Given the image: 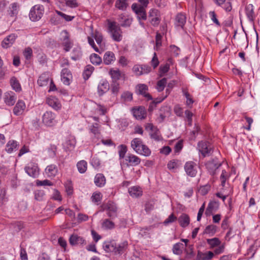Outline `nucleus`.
I'll return each instance as SVG.
<instances>
[{
	"label": "nucleus",
	"instance_id": "f257e3e1",
	"mask_svg": "<svg viewBox=\"0 0 260 260\" xmlns=\"http://www.w3.org/2000/svg\"><path fill=\"white\" fill-rule=\"evenodd\" d=\"M131 147L138 154L148 156L151 154L148 147L143 144L140 138H135L131 142Z\"/></svg>",
	"mask_w": 260,
	"mask_h": 260
},
{
	"label": "nucleus",
	"instance_id": "f03ea898",
	"mask_svg": "<svg viewBox=\"0 0 260 260\" xmlns=\"http://www.w3.org/2000/svg\"><path fill=\"white\" fill-rule=\"evenodd\" d=\"M108 28L111 32L112 39L116 42L122 40V31L120 26L115 21H108Z\"/></svg>",
	"mask_w": 260,
	"mask_h": 260
},
{
	"label": "nucleus",
	"instance_id": "7ed1b4c3",
	"mask_svg": "<svg viewBox=\"0 0 260 260\" xmlns=\"http://www.w3.org/2000/svg\"><path fill=\"white\" fill-rule=\"evenodd\" d=\"M44 8L43 6L36 5L31 8L29 12V18L34 21H38L43 16Z\"/></svg>",
	"mask_w": 260,
	"mask_h": 260
},
{
	"label": "nucleus",
	"instance_id": "20e7f679",
	"mask_svg": "<svg viewBox=\"0 0 260 260\" xmlns=\"http://www.w3.org/2000/svg\"><path fill=\"white\" fill-rule=\"evenodd\" d=\"M103 210L107 211L108 216L113 219L117 217V207L116 205L112 202H108L106 205H103Z\"/></svg>",
	"mask_w": 260,
	"mask_h": 260
},
{
	"label": "nucleus",
	"instance_id": "39448f33",
	"mask_svg": "<svg viewBox=\"0 0 260 260\" xmlns=\"http://www.w3.org/2000/svg\"><path fill=\"white\" fill-rule=\"evenodd\" d=\"M221 166L217 159H213L206 164V168L210 175L213 176L216 174V171Z\"/></svg>",
	"mask_w": 260,
	"mask_h": 260
},
{
	"label": "nucleus",
	"instance_id": "423d86ee",
	"mask_svg": "<svg viewBox=\"0 0 260 260\" xmlns=\"http://www.w3.org/2000/svg\"><path fill=\"white\" fill-rule=\"evenodd\" d=\"M197 164L193 161H188L184 166L185 171L187 175L193 177L197 173Z\"/></svg>",
	"mask_w": 260,
	"mask_h": 260
},
{
	"label": "nucleus",
	"instance_id": "0eeeda50",
	"mask_svg": "<svg viewBox=\"0 0 260 260\" xmlns=\"http://www.w3.org/2000/svg\"><path fill=\"white\" fill-rule=\"evenodd\" d=\"M69 243L72 246H83L86 244L85 239L77 234L72 235L69 238Z\"/></svg>",
	"mask_w": 260,
	"mask_h": 260
},
{
	"label": "nucleus",
	"instance_id": "6e6552de",
	"mask_svg": "<svg viewBox=\"0 0 260 260\" xmlns=\"http://www.w3.org/2000/svg\"><path fill=\"white\" fill-rule=\"evenodd\" d=\"M55 115L52 112L47 111L43 115V122L46 125L51 126L55 122Z\"/></svg>",
	"mask_w": 260,
	"mask_h": 260
},
{
	"label": "nucleus",
	"instance_id": "1a4fd4ad",
	"mask_svg": "<svg viewBox=\"0 0 260 260\" xmlns=\"http://www.w3.org/2000/svg\"><path fill=\"white\" fill-rule=\"evenodd\" d=\"M17 99L16 94L12 91H9L5 93L4 100L5 103L8 106H12L14 105Z\"/></svg>",
	"mask_w": 260,
	"mask_h": 260
},
{
	"label": "nucleus",
	"instance_id": "9d476101",
	"mask_svg": "<svg viewBox=\"0 0 260 260\" xmlns=\"http://www.w3.org/2000/svg\"><path fill=\"white\" fill-rule=\"evenodd\" d=\"M132 9L137 15L139 19H146L145 10L143 7H140L137 4L134 3L132 5Z\"/></svg>",
	"mask_w": 260,
	"mask_h": 260
},
{
	"label": "nucleus",
	"instance_id": "9b49d317",
	"mask_svg": "<svg viewBox=\"0 0 260 260\" xmlns=\"http://www.w3.org/2000/svg\"><path fill=\"white\" fill-rule=\"evenodd\" d=\"M198 149L199 151L205 157L211 154L212 150L208 143L206 142L201 141L198 143Z\"/></svg>",
	"mask_w": 260,
	"mask_h": 260
},
{
	"label": "nucleus",
	"instance_id": "f8f14e48",
	"mask_svg": "<svg viewBox=\"0 0 260 260\" xmlns=\"http://www.w3.org/2000/svg\"><path fill=\"white\" fill-rule=\"evenodd\" d=\"M61 34L62 35V44L64 47V50L66 52H68L72 47L73 45L72 42L69 40V35L67 30L62 31Z\"/></svg>",
	"mask_w": 260,
	"mask_h": 260
},
{
	"label": "nucleus",
	"instance_id": "ddd939ff",
	"mask_svg": "<svg viewBox=\"0 0 260 260\" xmlns=\"http://www.w3.org/2000/svg\"><path fill=\"white\" fill-rule=\"evenodd\" d=\"M92 37L94 38L97 44L99 45L100 47L99 49L101 53L105 49V43L103 42V37L102 34L96 30L94 33H92Z\"/></svg>",
	"mask_w": 260,
	"mask_h": 260
},
{
	"label": "nucleus",
	"instance_id": "4468645a",
	"mask_svg": "<svg viewBox=\"0 0 260 260\" xmlns=\"http://www.w3.org/2000/svg\"><path fill=\"white\" fill-rule=\"evenodd\" d=\"M25 170L29 176L34 178L39 175V168L36 164L32 163L29 164L25 168Z\"/></svg>",
	"mask_w": 260,
	"mask_h": 260
},
{
	"label": "nucleus",
	"instance_id": "2eb2a0df",
	"mask_svg": "<svg viewBox=\"0 0 260 260\" xmlns=\"http://www.w3.org/2000/svg\"><path fill=\"white\" fill-rule=\"evenodd\" d=\"M133 113L134 116L138 120L143 119L146 117V111L143 107L133 109Z\"/></svg>",
	"mask_w": 260,
	"mask_h": 260
},
{
	"label": "nucleus",
	"instance_id": "dca6fc26",
	"mask_svg": "<svg viewBox=\"0 0 260 260\" xmlns=\"http://www.w3.org/2000/svg\"><path fill=\"white\" fill-rule=\"evenodd\" d=\"M17 35L14 34H12L5 38L2 42V46L4 48H8L11 47L17 38Z\"/></svg>",
	"mask_w": 260,
	"mask_h": 260
},
{
	"label": "nucleus",
	"instance_id": "f3484780",
	"mask_svg": "<svg viewBox=\"0 0 260 260\" xmlns=\"http://www.w3.org/2000/svg\"><path fill=\"white\" fill-rule=\"evenodd\" d=\"M61 76V80L63 84L69 85L70 83V80L72 78V75L70 71L67 68L62 69Z\"/></svg>",
	"mask_w": 260,
	"mask_h": 260
},
{
	"label": "nucleus",
	"instance_id": "a211bd4d",
	"mask_svg": "<svg viewBox=\"0 0 260 260\" xmlns=\"http://www.w3.org/2000/svg\"><path fill=\"white\" fill-rule=\"evenodd\" d=\"M45 173L48 177H54L58 173V169L56 165H50L45 169Z\"/></svg>",
	"mask_w": 260,
	"mask_h": 260
},
{
	"label": "nucleus",
	"instance_id": "6ab92c4d",
	"mask_svg": "<svg viewBox=\"0 0 260 260\" xmlns=\"http://www.w3.org/2000/svg\"><path fill=\"white\" fill-rule=\"evenodd\" d=\"M125 161L127 162V165L137 166L141 162V159L138 156L134 154H129L125 157Z\"/></svg>",
	"mask_w": 260,
	"mask_h": 260
},
{
	"label": "nucleus",
	"instance_id": "aec40b11",
	"mask_svg": "<svg viewBox=\"0 0 260 260\" xmlns=\"http://www.w3.org/2000/svg\"><path fill=\"white\" fill-rule=\"evenodd\" d=\"M25 108V104L22 100H19L13 109V113L16 115L22 114Z\"/></svg>",
	"mask_w": 260,
	"mask_h": 260
},
{
	"label": "nucleus",
	"instance_id": "412c9836",
	"mask_svg": "<svg viewBox=\"0 0 260 260\" xmlns=\"http://www.w3.org/2000/svg\"><path fill=\"white\" fill-rule=\"evenodd\" d=\"M214 256V254L212 251H208L203 253L199 251L196 257L197 260H210Z\"/></svg>",
	"mask_w": 260,
	"mask_h": 260
},
{
	"label": "nucleus",
	"instance_id": "4be33fe9",
	"mask_svg": "<svg viewBox=\"0 0 260 260\" xmlns=\"http://www.w3.org/2000/svg\"><path fill=\"white\" fill-rule=\"evenodd\" d=\"M118 20L120 22V25L122 27L129 26L132 22V19L131 18L126 17L123 14H121L118 16Z\"/></svg>",
	"mask_w": 260,
	"mask_h": 260
},
{
	"label": "nucleus",
	"instance_id": "5701e85b",
	"mask_svg": "<svg viewBox=\"0 0 260 260\" xmlns=\"http://www.w3.org/2000/svg\"><path fill=\"white\" fill-rule=\"evenodd\" d=\"M178 222L181 226L183 228L187 226L190 223L189 216L185 213L182 214L178 218Z\"/></svg>",
	"mask_w": 260,
	"mask_h": 260
},
{
	"label": "nucleus",
	"instance_id": "b1692460",
	"mask_svg": "<svg viewBox=\"0 0 260 260\" xmlns=\"http://www.w3.org/2000/svg\"><path fill=\"white\" fill-rule=\"evenodd\" d=\"M109 74L112 79V82H117L121 77L124 75L120 72L119 69H114L110 70Z\"/></svg>",
	"mask_w": 260,
	"mask_h": 260
},
{
	"label": "nucleus",
	"instance_id": "393cba45",
	"mask_svg": "<svg viewBox=\"0 0 260 260\" xmlns=\"http://www.w3.org/2000/svg\"><path fill=\"white\" fill-rule=\"evenodd\" d=\"M218 208V203L216 202L209 203L206 210L205 214L207 216H210L213 212H215Z\"/></svg>",
	"mask_w": 260,
	"mask_h": 260
},
{
	"label": "nucleus",
	"instance_id": "a878e982",
	"mask_svg": "<svg viewBox=\"0 0 260 260\" xmlns=\"http://www.w3.org/2000/svg\"><path fill=\"white\" fill-rule=\"evenodd\" d=\"M137 90L139 94L143 95L148 98V100H152L151 96L146 92L148 90L147 86L145 84H140L137 86Z\"/></svg>",
	"mask_w": 260,
	"mask_h": 260
},
{
	"label": "nucleus",
	"instance_id": "bb28decb",
	"mask_svg": "<svg viewBox=\"0 0 260 260\" xmlns=\"http://www.w3.org/2000/svg\"><path fill=\"white\" fill-rule=\"evenodd\" d=\"M109 89V84L106 81H103L99 84L98 87V92L100 95H103Z\"/></svg>",
	"mask_w": 260,
	"mask_h": 260
},
{
	"label": "nucleus",
	"instance_id": "cd10ccee",
	"mask_svg": "<svg viewBox=\"0 0 260 260\" xmlns=\"http://www.w3.org/2000/svg\"><path fill=\"white\" fill-rule=\"evenodd\" d=\"M115 59V55L112 52L107 51L104 56V62L106 64H110Z\"/></svg>",
	"mask_w": 260,
	"mask_h": 260
},
{
	"label": "nucleus",
	"instance_id": "c85d7f7f",
	"mask_svg": "<svg viewBox=\"0 0 260 260\" xmlns=\"http://www.w3.org/2000/svg\"><path fill=\"white\" fill-rule=\"evenodd\" d=\"M47 103L49 106L54 109H58L60 108V104L58 100L54 97H50L47 99Z\"/></svg>",
	"mask_w": 260,
	"mask_h": 260
},
{
	"label": "nucleus",
	"instance_id": "c756f323",
	"mask_svg": "<svg viewBox=\"0 0 260 260\" xmlns=\"http://www.w3.org/2000/svg\"><path fill=\"white\" fill-rule=\"evenodd\" d=\"M186 17L184 14L182 13L178 14L175 18V25L183 28L186 23Z\"/></svg>",
	"mask_w": 260,
	"mask_h": 260
},
{
	"label": "nucleus",
	"instance_id": "7c9ffc66",
	"mask_svg": "<svg viewBox=\"0 0 260 260\" xmlns=\"http://www.w3.org/2000/svg\"><path fill=\"white\" fill-rule=\"evenodd\" d=\"M10 84L16 92H20L21 91V87L19 81L15 77H12L10 79Z\"/></svg>",
	"mask_w": 260,
	"mask_h": 260
},
{
	"label": "nucleus",
	"instance_id": "2f4dec72",
	"mask_svg": "<svg viewBox=\"0 0 260 260\" xmlns=\"http://www.w3.org/2000/svg\"><path fill=\"white\" fill-rule=\"evenodd\" d=\"M128 192L133 198H137L142 195V191L140 187L134 186L128 189Z\"/></svg>",
	"mask_w": 260,
	"mask_h": 260
},
{
	"label": "nucleus",
	"instance_id": "473e14b6",
	"mask_svg": "<svg viewBox=\"0 0 260 260\" xmlns=\"http://www.w3.org/2000/svg\"><path fill=\"white\" fill-rule=\"evenodd\" d=\"M106 179L102 174H98L94 178V183L99 187L103 186L105 185Z\"/></svg>",
	"mask_w": 260,
	"mask_h": 260
},
{
	"label": "nucleus",
	"instance_id": "72a5a7b5",
	"mask_svg": "<svg viewBox=\"0 0 260 260\" xmlns=\"http://www.w3.org/2000/svg\"><path fill=\"white\" fill-rule=\"evenodd\" d=\"M49 81V76L48 74H43L38 80V84L40 86H46L48 84Z\"/></svg>",
	"mask_w": 260,
	"mask_h": 260
},
{
	"label": "nucleus",
	"instance_id": "f704fd0d",
	"mask_svg": "<svg viewBox=\"0 0 260 260\" xmlns=\"http://www.w3.org/2000/svg\"><path fill=\"white\" fill-rule=\"evenodd\" d=\"M19 5L17 3H14L9 7V14L11 17L16 16L18 13Z\"/></svg>",
	"mask_w": 260,
	"mask_h": 260
},
{
	"label": "nucleus",
	"instance_id": "c9c22d12",
	"mask_svg": "<svg viewBox=\"0 0 260 260\" xmlns=\"http://www.w3.org/2000/svg\"><path fill=\"white\" fill-rule=\"evenodd\" d=\"M246 14L250 21H253L254 19L253 6L252 4L247 5L245 7Z\"/></svg>",
	"mask_w": 260,
	"mask_h": 260
},
{
	"label": "nucleus",
	"instance_id": "e433bc0d",
	"mask_svg": "<svg viewBox=\"0 0 260 260\" xmlns=\"http://www.w3.org/2000/svg\"><path fill=\"white\" fill-rule=\"evenodd\" d=\"M127 246V242L126 241L123 242V243L119 244L118 246L115 243L114 246V252L115 253L121 254L126 249Z\"/></svg>",
	"mask_w": 260,
	"mask_h": 260
},
{
	"label": "nucleus",
	"instance_id": "4c0bfd02",
	"mask_svg": "<svg viewBox=\"0 0 260 260\" xmlns=\"http://www.w3.org/2000/svg\"><path fill=\"white\" fill-rule=\"evenodd\" d=\"M18 144L14 140H10L7 144L6 151L8 153H11L14 149H16Z\"/></svg>",
	"mask_w": 260,
	"mask_h": 260
},
{
	"label": "nucleus",
	"instance_id": "58836bf2",
	"mask_svg": "<svg viewBox=\"0 0 260 260\" xmlns=\"http://www.w3.org/2000/svg\"><path fill=\"white\" fill-rule=\"evenodd\" d=\"M184 245L181 243H177L174 245L172 251L174 254L180 255L182 253Z\"/></svg>",
	"mask_w": 260,
	"mask_h": 260
},
{
	"label": "nucleus",
	"instance_id": "ea45409f",
	"mask_svg": "<svg viewBox=\"0 0 260 260\" xmlns=\"http://www.w3.org/2000/svg\"><path fill=\"white\" fill-rule=\"evenodd\" d=\"M73 55L71 56L72 59L77 60L79 59L82 56V52L81 48L79 47H75L72 51Z\"/></svg>",
	"mask_w": 260,
	"mask_h": 260
},
{
	"label": "nucleus",
	"instance_id": "a19ab883",
	"mask_svg": "<svg viewBox=\"0 0 260 260\" xmlns=\"http://www.w3.org/2000/svg\"><path fill=\"white\" fill-rule=\"evenodd\" d=\"M90 59L91 62L94 65H99L102 62V58L95 53H92L90 55Z\"/></svg>",
	"mask_w": 260,
	"mask_h": 260
},
{
	"label": "nucleus",
	"instance_id": "79ce46f5",
	"mask_svg": "<svg viewBox=\"0 0 260 260\" xmlns=\"http://www.w3.org/2000/svg\"><path fill=\"white\" fill-rule=\"evenodd\" d=\"M128 6L126 0H117L115 3V7L120 10H125Z\"/></svg>",
	"mask_w": 260,
	"mask_h": 260
},
{
	"label": "nucleus",
	"instance_id": "37998d69",
	"mask_svg": "<svg viewBox=\"0 0 260 260\" xmlns=\"http://www.w3.org/2000/svg\"><path fill=\"white\" fill-rule=\"evenodd\" d=\"M87 164L85 160H81L77 164V167L78 171L80 173H84L87 170Z\"/></svg>",
	"mask_w": 260,
	"mask_h": 260
},
{
	"label": "nucleus",
	"instance_id": "c03bdc74",
	"mask_svg": "<svg viewBox=\"0 0 260 260\" xmlns=\"http://www.w3.org/2000/svg\"><path fill=\"white\" fill-rule=\"evenodd\" d=\"M94 68L91 65H88L86 67L83 73V78L85 80L89 78Z\"/></svg>",
	"mask_w": 260,
	"mask_h": 260
},
{
	"label": "nucleus",
	"instance_id": "a18cd8bd",
	"mask_svg": "<svg viewBox=\"0 0 260 260\" xmlns=\"http://www.w3.org/2000/svg\"><path fill=\"white\" fill-rule=\"evenodd\" d=\"M75 140L74 139L69 140L66 141L64 144V147L67 150H72L75 145Z\"/></svg>",
	"mask_w": 260,
	"mask_h": 260
},
{
	"label": "nucleus",
	"instance_id": "49530a36",
	"mask_svg": "<svg viewBox=\"0 0 260 260\" xmlns=\"http://www.w3.org/2000/svg\"><path fill=\"white\" fill-rule=\"evenodd\" d=\"M115 243L113 242H105L103 244V248L107 252H113Z\"/></svg>",
	"mask_w": 260,
	"mask_h": 260
},
{
	"label": "nucleus",
	"instance_id": "de8ad7c7",
	"mask_svg": "<svg viewBox=\"0 0 260 260\" xmlns=\"http://www.w3.org/2000/svg\"><path fill=\"white\" fill-rule=\"evenodd\" d=\"M183 95L186 98V105L190 106L194 102L193 100L191 98L190 94L184 88H182Z\"/></svg>",
	"mask_w": 260,
	"mask_h": 260
},
{
	"label": "nucleus",
	"instance_id": "09e8293b",
	"mask_svg": "<svg viewBox=\"0 0 260 260\" xmlns=\"http://www.w3.org/2000/svg\"><path fill=\"white\" fill-rule=\"evenodd\" d=\"M167 83V79L165 78H162L158 81L157 83V89L158 91H161L164 90V87Z\"/></svg>",
	"mask_w": 260,
	"mask_h": 260
},
{
	"label": "nucleus",
	"instance_id": "8fccbe9b",
	"mask_svg": "<svg viewBox=\"0 0 260 260\" xmlns=\"http://www.w3.org/2000/svg\"><path fill=\"white\" fill-rule=\"evenodd\" d=\"M102 226L106 229H112L114 228V223L113 222L106 219L103 221Z\"/></svg>",
	"mask_w": 260,
	"mask_h": 260
},
{
	"label": "nucleus",
	"instance_id": "3c124183",
	"mask_svg": "<svg viewBox=\"0 0 260 260\" xmlns=\"http://www.w3.org/2000/svg\"><path fill=\"white\" fill-rule=\"evenodd\" d=\"M186 256V257L188 259H191L194 255V253L193 252V245H190L188 246V249L185 251Z\"/></svg>",
	"mask_w": 260,
	"mask_h": 260
},
{
	"label": "nucleus",
	"instance_id": "603ef678",
	"mask_svg": "<svg viewBox=\"0 0 260 260\" xmlns=\"http://www.w3.org/2000/svg\"><path fill=\"white\" fill-rule=\"evenodd\" d=\"M216 232V226L214 225H208L204 233L213 235Z\"/></svg>",
	"mask_w": 260,
	"mask_h": 260
},
{
	"label": "nucleus",
	"instance_id": "864d4df0",
	"mask_svg": "<svg viewBox=\"0 0 260 260\" xmlns=\"http://www.w3.org/2000/svg\"><path fill=\"white\" fill-rule=\"evenodd\" d=\"M207 243L211 247H213L219 245L220 243V242L218 238H214L212 239H207Z\"/></svg>",
	"mask_w": 260,
	"mask_h": 260
},
{
	"label": "nucleus",
	"instance_id": "5fc2aeb1",
	"mask_svg": "<svg viewBox=\"0 0 260 260\" xmlns=\"http://www.w3.org/2000/svg\"><path fill=\"white\" fill-rule=\"evenodd\" d=\"M23 55L26 59H30L32 55V49L29 47L26 48L23 51Z\"/></svg>",
	"mask_w": 260,
	"mask_h": 260
},
{
	"label": "nucleus",
	"instance_id": "6e6d98bb",
	"mask_svg": "<svg viewBox=\"0 0 260 260\" xmlns=\"http://www.w3.org/2000/svg\"><path fill=\"white\" fill-rule=\"evenodd\" d=\"M90 132L95 136H99L100 134L99 125L98 123L92 124L90 128Z\"/></svg>",
	"mask_w": 260,
	"mask_h": 260
},
{
	"label": "nucleus",
	"instance_id": "4d7b16f0",
	"mask_svg": "<svg viewBox=\"0 0 260 260\" xmlns=\"http://www.w3.org/2000/svg\"><path fill=\"white\" fill-rule=\"evenodd\" d=\"M152 133L150 134L151 138L155 141H158L161 140V137L159 135L158 130L156 128L153 131H152Z\"/></svg>",
	"mask_w": 260,
	"mask_h": 260
},
{
	"label": "nucleus",
	"instance_id": "13d9d810",
	"mask_svg": "<svg viewBox=\"0 0 260 260\" xmlns=\"http://www.w3.org/2000/svg\"><path fill=\"white\" fill-rule=\"evenodd\" d=\"M119 84L117 82H112L111 84V91L114 94H117L119 90Z\"/></svg>",
	"mask_w": 260,
	"mask_h": 260
},
{
	"label": "nucleus",
	"instance_id": "bf43d9fd",
	"mask_svg": "<svg viewBox=\"0 0 260 260\" xmlns=\"http://www.w3.org/2000/svg\"><path fill=\"white\" fill-rule=\"evenodd\" d=\"M102 199L101 193H93L92 196H91L92 201L94 203H96L98 204V203L100 202Z\"/></svg>",
	"mask_w": 260,
	"mask_h": 260
},
{
	"label": "nucleus",
	"instance_id": "052dcab7",
	"mask_svg": "<svg viewBox=\"0 0 260 260\" xmlns=\"http://www.w3.org/2000/svg\"><path fill=\"white\" fill-rule=\"evenodd\" d=\"M209 16L212 21L216 24L217 26H220V24L218 19L216 18V15L214 11H211L209 13Z\"/></svg>",
	"mask_w": 260,
	"mask_h": 260
},
{
	"label": "nucleus",
	"instance_id": "680f3d73",
	"mask_svg": "<svg viewBox=\"0 0 260 260\" xmlns=\"http://www.w3.org/2000/svg\"><path fill=\"white\" fill-rule=\"evenodd\" d=\"M56 13L60 16L62 18L64 19L67 21H70L73 19L74 18V16H71L68 15H66L64 13H63L62 12L59 11H56Z\"/></svg>",
	"mask_w": 260,
	"mask_h": 260
},
{
	"label": "nucleus",
	"instance_id": "e2e57ef3",
	"mask_svg": "<svg viewBox=\"0 0 260 260\" xmlns=\"http://www.w3.org/2000/svg\"><path fill=\"white\" fill-rule=\"evenodd\" d=\"M87 39H88V43L93 48V49L94 50V51H96V52L101 53V51H100V49L95 45L93 39L90 37H88Z\"/></svg>",
	"mask_w": 260,
	"mask_h": 260
},
{
	"label": "nucleus",
	"instance_id": "0e129e2a",
	"mask_svg": "<svg viewBox=\"0 0 260 260\" xmlns=\"http://www.w3.org/2000/svg\"><path fill=\"white\" fill-rule=\"evenodd\" d=\"M127 151L126 146L124 145H121L119 146V155L120 158H123Z\"/></svg>",
	"mask_w": 260,
	"mask_h": 260
},
{
	"label": "nucleus",
	"instance_id": "69168bd1",
	"mask_svg": "<svg viewBox=\"0 0 260 260\" xmlns=\"http://www.w3.org/2000/svg\"><path fill=\"white\" fill-rule=\"evenodd\" d=\"M185 114L187 120L188 124L191 126L192 124V117L193 116L192 113L189 110H186Z\"/></svg>",
	"mask_w": 260,
	"mask_h": 260
},
{
	"label": "nucleus",
	"instance_id": "338daca9",
	"mask_svg": "<svg viewBox=\"0 0 260 260\" xmlns=\"http://www.w3.org/2000/svg\"><path fill=\"white\" fill-rule=\"evenodd\" d=\"M36 184L38 186H51L52 185V183L48 180H44L43 181L37 180Z\"/></svg>",
	"mask_w": 260,
	"mask_h": 260
},
{
	"label": "nucleus",
	"instance_id": "774afa93",
	"mask_svg": "<svg viewBox=\"0 0 260 260\" xmlns=\"http://www.w3.org/2000/svg\"><path fill=\"white\" fill-rule=\"evenodd\" d=\"M170 69V66L168 64H166L164 66H160L159 68V71L160 76H162L163 75L168 72Z\"/></svg>",
	"mask_w": 260,
	"mask_h": 260
}]
</instances>
